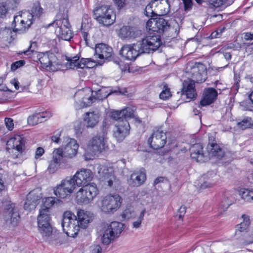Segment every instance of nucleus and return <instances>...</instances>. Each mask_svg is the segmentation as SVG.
Returning <instances> with one entry per match:
<instances>
[{
  "label": "nucleus",
  "instance_id": "f257e3e1",
  "mask_svg": "<svg viewBox=\"0 0 253 253\" xmlns=\"http://www.w3.org/2000/svg\"><path fill=\"white\" fill-rule=\"evenodd\" d=\"M161 44L160 36H148L136 43L124 45L120 50V54L127 60L133 61L143 53L156 50Z\"/></svg>",
  "mask_w": 253,
  "mask_h": 253
},
{
  "label": "nucleus",
  "instance_id": "f03ea898",
  "mask_svg": "<svg viewBox=\"0 0 253 253\" xmlns=\"http://www.w3.org/2000/svg\"><path fill=\"white\" fill-rule=\"evenodd\" d=\"M190 73L193 80L188 79L183 82L181 94L186 96L188 99H192L195 98L197 95L195 82L202 83L205 81L206 68L202 63H195L191 67Z\"/></svg>",
  "mask_w": 253,
  "mask_h": 253
},
{
  "label": "nucleus",
  "instance_id": "7ed1b4c3",
  "mask_svg": "<svg viewBox=\"0 0 253 253\" xmlns=\"http://www.w3.org/2000/svg\"><path fill=\"white\" fill-rule=\"evenodd\" d=\"M124 229V224L117 221H113L110 224L105 225L102 228V243L105 245L110 244L120 236Z\"/></svg>",
  "mask_w": 253,
  "mask_h": 253
},
{
  "label": "nucleus",
  "instance_id": "20e7f679",
  "mask_svg": "<svg viewBox=\"0 0 253 253\" xmlns=\"http://www.w3.org/2000/svg\"><path fill=\"white\" fill-rule=\"evenodd\" d=\"M38 223L40 232L42 236L43 240L49 244L55 245H61L63 243V235L56 231L53 232L49 221L45 222L40 220Z\"/></svg>",
  "mask_w": 253,
  "mask_h": 253
},
{
  "label": "nucleus",
  "instance_id": "39448f33",
  "mask_svg": "<svg viewBox=\"0 0 253 253\" xmlns=\"http://www.w3.org/2000/svg\"><path fill=\"white\" fill-rule=\"evenodd\" d=\"M94 18L104 26H109L114 23L116 15L109 6L102 5L93 10Z\"/></svg>",
  "mask_w": 253,
  "mask_h": 253
},
{
  "label": "nucleus",
  "instance_id": "423d86ee",
  "mask_svg": "<svg viewBox=\"0 0 253 253\" xmlns=\"http://www.w3.org/2000/svg\"><path fill=\"white\" fill-rule=\"evenodd\" d=\"M61 225L63 231L67 236L72 237L76 236L80 228L77 216L69 211L64 213Z\"/></svg>",
  "mask_w": 253,
  "mask_h": 253
},
{
  "label": "nucleus",
  "instance_id": "0eeeda50",
  "mask_svg": "<svg viewBox=\"0 0 253 253\" xmlns=\"http://www.w3.org/2000/svg\"><path fill=\"white\" fill-rule=\"evenodd\" d=\"M122 202V199L119 194H108L101 200L100 209L104 212L113 213L120 208Z\"/></svg>",
  "mask_w": 253,
  "mask_h": 253
},
{
  "label": "nucleus",
  "instance_id": "6e6552de",
  "mask_svg": "<svg viewBox=\"0 0 253 253\" xmlns=\"http://www.w3.org/2000/svg\"><path fill=\"white\" fill-rule=\"evenodd\" d=\"M51 26L55 28L56 34L63 40L70 41L72 38L73 33L70 29L71 26L68 19H56L48 24V27Z\"/></svg>",
  "mask_w": 253,
  "mask_h": 253
},
{
  "label": "nucleus",
  "instance_id": "1a4fd4ad",
  "mask_svg": "<svg viewBox=\"0 0 253 253\" xmlns=\"http://www.w3.org/2000/svg\"><path fill=\"white\" fill-rule=\"evenodd\" d=\"M7 150L11 153V157L16 159L21 155L25 149V140L21 136L16 135L6 143Z\"/></svg>",
  "mask_w": 253,
  "mask_h": 253
},
{
  "label": "nucleus",
  "instance_id": "9d476101",
  "mask_svg": "<svg viewBox=\"0 0 253 253\" xmlns=\"http://www.w3.org/2000/svg\"><path fill=\"white\" fill-rule=\"evenodd\" d=\"M3 218L6 225L14 227L17 225L20 220L19 208L15 204H9L6 206Z\"/></svg>",
  "mask_w": 253,
  "mask_h": 253
},
{
  "label": "nucleus",
  "instance_id": "9b49d317",
  "mask_svg": "<svg viewBox=\"0 0 253 253\" xmlns=\"http://www.w3.org/2000/svg\"><path fill=\"white\" fill-rule=\"evenodd\" d=\"M66 139L63 147L56 149L54 150H59V156L62 159L64 158L72 159L76 156L79 146L75 139L70 138Z\"/></svg>",
  "mask_w": 253,
  "mask_h": 253
},
{
  "label": "nucleus",
  "instance_id": "f8f14e48",
  "mask_svg": "<svg viewBox=\"0 0 253 253\" xmlns=\"http://www.w3.org/2000/svg\"><path fill=\"white\" fill-rule=\"evenodd\" d=\"M106 141V133L103 131L102 134H98L90 140L88 148L95 155L100 153L105 150Z\"/></svg>",
  "mask_w": 253,
  "mask_h": 253
},
{
  "label": "nucleus",
  "instance_id": "ddd939ff",
  "mask_svg": "<svg viewBox=\"0 0 253 253\" xmlns=\"http://www.w3.org/2000/svg\"><path fill=\"white\" fill-rule=\"evenodd\" d=\"M39 60L42 67L52 72L57 71L59 69L57 59L55 55L52 53L46 52L40 55Z\"/></svg>",
  "mask_w": 253,
  "mask_h": 253
},
{
  "label": "nucleus",
  "instance_id": "4468645a",
  "mask_svg": "<svg viewBox=\"0 0 253 253\" xmlns=\"http://www.w3.org/2000/svg\"><path fill=\"white\" fill-rule=\"evenodd\" d=\"M167 135L160 129L154 130L151 137L148 140L150 147L154 149H158L164 146L166 143Z\"/></svg>",
  "mask_w": 253,
  "mask_h": 253
},
{
  "label": "nucleus",
  "instance_id": "2eb2a0df",
  "mask_svg": "<svg viewBox=\"0 0 253 253\" xmlns=\"http://www.w3.org/2000/svg\"><path fill=\"white\" fill-rule=\"evenodd\" d=\"M130 126L127 120L117 122L114 126L113 134L118 141H123L129 134Z\"/></svg>",
  "mask_w": 253,
  "mask_h": 253
},
{
  "label": "nucleus",
  "instance_id": "dca6fc26",
  "mask_svg": "<svg viewBox=\"0 0 253 253\" xmlns=\"http://www.w3.org/2000/svg\"><path fill=\"white\" fill-rule=\"evenodd\" d=\"M98 173L101 181L107 183L108 185L110 187L112 186L115 177L112 167L105 165L100 166L98 168Z\"/></svg>",
  "mask_w": 253,
  "mask_h": 253
},
{
  "label": "nucleus",
  "instance_id": "f3484780",
  "mask_svg": "<svg viewBox=\"0 0 253 253\" xmlns=\"http://www.w3.org/2000/svg\"><path fill=\"white\" fill-rule=\"evenodd\" d=\"M93 177L92 172L89 169H82L76 172L73 176L76 185L82 186L91 181Z\"/></svg>",
  "mask_w": 253,
  "mask_h": 253
},
{
  "label": "nucleus",
  "instance_id": "a211bd4d",
  "mask_svg": "<svg viewBox=\"0 0 253 253\" xmlns=\"http://www.w3.org/2000/svg\"><path fill=\"white\" fill-rule=\"evenodd\" d=\"M55 203V198L48 197L45 199L43 205L40 211V213L38 216V223L42 221L48 222L50 220L49 209Z\"/></svg>",
  "mask_w": 253,
  "mask_h": 253
},
{
  "label": "nucleus",
  "instance_id": "6ab92c4d",
  "mask_svg": "<svg viewBox=\"0 0 253 253\" xmlns=\"http://www.w3.org/2000/svg\"><path fill=\"white\" fill-rule=\"evenodd\" d=\"M207 150L209 154L208 159L215 157L220 159L224 155V150L216 143L212 136L209 137V141L207 147Z\"/></svg>",
  "mask_w": 253,
  "mask_h": 253
},
{
  "label": "nucleus",
  "instance_id": "aec40b11",
  "mask_svg": "<svg viewBox=\"0 0 253 253\" xmlns=\"http://www.w3.org/2000/svg\"><path fill=\"white\" fill-rule=\"evenodd\" d=\"M42 198V194L39 189L31 191L27 195L24 204V209L31 211L36 208L39 201Z\"/></svg>",
  "mask_w": 253,
  "mask_h": 253
},
{
  "label": "nucleus",
  "instance_id": "412c9836",
  "mask_svg": "<svg viewBox=\"0 0 253 253\" xmlns=\"http://www.w3.org/2000/svg\"><path fill=\"white\" fill-rule=\"evenodd\" d=\"M113 53L112 48L104 43H99L96 45L94 56L101 59H107L110 57Z\"/></svg>",
  "mask_w": 253,
  "mask_h": 253
},
{
  "label": "nucleus",
  "instance_id": "4be33fe9",
  "mask_svg": "<svg viewBox=\"0 0 253 253\" xmlns=\"http://www.w3.org/2000/svg\"><path fill=\"white\" fill-rule=\"evenodd\" d=\"M189 150L191 158L197 162L203 163L208 160V158L203 153V146L200 143L193 144Z\"/></svg>",
  "mask_w": 253,
  "mask_h": 253
},
{
  "label": "nucleus",
  "instance_id": "5701e85b",
  "mask_svg": "<svg viewBox=\"0 0 253 253\" xmlns=\"http://www.w3.org/2000/svg\"><path fill=\"white\" fill-rule=\"evenodd\" d=\"M134 110L131 107H126L121 111H114L111 113V117L118 122L127 120L134 117Z\"/></svg>",
  "mask_w": 253,
  "mask_h": 253
},
{
  "label": "nucleus",
  "instance_id": "b1692460",
  "mask_svg": "<svg viewBox=\"0 0 253 253\" xmlns=\"http://www.w3.org/2000/svg\"><path fill=\"white\" fill-rule=\"evenodd\" d=\"M139 35H141L140 31L127 26L122 27L118 33L119 37L124 40L134 39Z\"/></svg>",
  "mask_w": 253,
  "mask_h": 253
},
{
  "label": "nucleus",
  "instance_id": "393cba45",
  "mask_svg": "<svg viewBox=\"0 0 253 253\" xmlns=\"http://www.w3.org/2000/svg\"><path fill=\"white\" fill-rule=\"evenodd\" d=\"M155 11L157 15H165L170 10V5L168 0H154Z\"/></svg>",
  "mask_w": 253,
  "mask_h": 253
},
{
  "label": "nucleus",
  "instance_id": "a878e982",
  "mask_svg": "<svg viewBox=\"0 0 253 253\" xmlns=\"http://www.w3.org/2000/svg\"><path fill=\"white\" fill-rule=\"evenodd\" d=\"M217 91L213 88H206L203 94V98L200 102L202 106H206L212 103L216 98Z\"/></svg>",
  "mask_w": 253,
  "mask_h": 253
},
{
  "label": "nucleus",
  "instance_id": "bb28decb",
  "mask_svg": "<svg viewBox=\"0 0 253 253\" xmlns=\"http://www.w3.org/2000/svg\"><path fill=\"white\" fill-rule=\"evenodd\" d=\"M77 221L80 228L85 229L92 220L90 214L84 210H79L77 212Z\"/></svg>",
  "mask_w": 253,
  "mask_h": 253
},
{
  "label": "nucleus",
  "instance_id": "cd10ccee",
  "mask_svg": "<svg viewBox=\"0 0 253 253\" xmlns=\"http://www.w3.org/2000/svg\"><path fill=\"white\" fill-rule=\"evenodd\" d=\"M99 120V116L95 112H86L84 114V122L87 128H93Z\"/></svg>",
  "mask_w": 253,
  "mask_h": 253
},
{
  "label": "nucleus",
  "instance_id": "c85d7f7f",
  "mask_svg": "<svg viewBox=\"0 0 253 253\" xmlns=\"http://www.w3.org/2000/svg\"><path fill=\"white\" fill-rule=\"evenodd\" d=\"M59 150H54L52 153V160L50 162L47 171L49 173H54L58 169L62 160L59 156Z\"/></svg>",
  "mask_w": 253,
  "mask_h": 253
},
{
  "label": "nucleus",
  "instance_id": "c756f323",
  "mask_svg": "<svg viewBox=\"0 0 253 253\" xmlns=\"http://www.w3.org/2000/svg\"><path fill=\"white\" fill-rule=\"evenodd\" d=\"M146 179V176L144 171L135 172L130 176L129 183L133 186H139L144 182Z\"/></svg>",
  "mask_w": 253,
  "mask_h": 253
},
{
  "label": "nucleus",
  "instance_id": "7c9ffc66",
  "mask_svg": "<svg viewBox=\"0 0 253 253\" xmlns=\"http://www.w3.org/2000/svg\"><path fill=\"white\" fill-rule=\"evenodd\" d=\"M42 13V8L41 7L39 2L33 4L31 9V12H24V16H27L28 18L31 19L33 21L36 18H39Z\"/></svg>",
  "mask_w": 253,
  "mask_h": 253
},
{
  "label": "nucleus",
  "instance_id": "2f4dec72",
  "mask_svg": "<svg viewBox=\"0 0 253 253\" xmlns=\"http://www.w3.org/2000/svg\"><path fill=\"white\" fill-rule=\"evenodd\" d=\"M32 23L33 20L25 16L22 19V20H20L19 23L14 26L13 32H17L20 34L22 33L29 28Z\"/></svg>",
  "mask_w": 253,
  "mask_h": 253
},
{
  "label": "nucleus",
  "instance_id": "473e14b6",
  "mask_svg": "<svg viewBox=\"0 0 253 253\" xmlns=\"http://www.w3.org/2000/svg\"><path fill=\"white\" fill-rule=\"evenodd\" d=\"M86 194L88 197L89 202H91L93 199L98 194L99 190L96 185L94 183L85 185L84 186Z\"/></svg>",
  "mask_w": 253,
  "mask_h": 253
},
{
  "label": "nucleus",
  "instance_id": "72a5a7b5",
  "mask_svg": "<svg viewBox=\"0 0 253 253\" xmlns=\"http://www.w3.org/2000/svg\"><path fill=\"white\" fill-rule=\"evenodd\" d=\"M75 97H83L82 100H79L81 102V106L82 107L89 106L91 105L93 100L95 98L91 96L85 95L84 96V91L82 90L79 91L75 93Z\"/></svg>",
  "mask_w": 253,
  "mask_h": 253
},
{
  "label": "nucleus",
  "instance_id": "f704fd0d",
  "mask_svg": "<svg viewBox=\"0 0 253 253\" xmlns=\"http://www.w3.org/2000/svg\"><path fill=\"white\" fill-rule=\"evenodd\" d=\"M88 198L83 186L77 192L76 200L78 204H87L90 203Z\"/></svg>",
  "mask_w": 253,
  "mask_h": 253
},
{
  "label": "nucleus",
  "instance_id": "c9c22d12",
  "mask_svg": "<svg viewBox=\"0 0 253 253\" xmlns=\"http://www.w3.org/2000/svg\"><path fill=\"white\" fill-rule=\"evenodd\" d=\"M54 194L59 198H65L71 194L68 190L60 183L53 189Z\"/></svg>",
  "mask_w": 253,
  "mask_h": 253
},
{
  "label": "nucleus",
  "instance_id": "e433bc0d",
  "mask_svg": "<svg viewBox=\"0 0 253 253\" xmlns=\"http://www.w3.org/2000/svg\"><path fill=\"white\" fill-rule=\"evenodd\" d=\"M238 194L244 201L247 202H253V190L242 189L239 191Z\"/></svg>",
  "mask_w": 253,
  "mask_h": 253
},
{
  "label": "nucleus",
  "instance_id": "4c0bfd02",
  "mask_svg": "<svg viewBox=\"0 0 253 253\" xmlns=\"http://www.w3.org/2000/svg\"><path fill=\"white\" fill-rule=\"evenodd\" d=\"M63 187H65L71 194L75 189L76 182L74 177H66L62 180L60 183Z\"/></svg>",
  "mask_w": 253,
  "mask_h": 253
},
{
  "label": "nucleus",
  "instance_id": "58836bf2",
  "mask_svg": "<svg viewBox=\"0 0 253 253\" xmlns=\"http://www.w3.org/2000/svg\"><path fill=\"white\" fill-rule=\"evenodd\" d=\"M242 218H243V221L240 224L237 225L236 226V234H238V232H243L246 231L248 229L250 224L249 216L244 214L242 215Z\"/></svg>",
  "mask_w": 253,
  "mask_h": 253
},
{
  "label": "nucleus",
  "instance_id": "ea45409f",
  "mask_svg": "<svg viewBox=\"0 0 253 253\" xmlns=\"http://www.w3.org/2000/svg\"><path fill=\"white\" fill-rule=\"evenodd\" d=\"M237 125L238 128L244 130L253 126V121L251 118L246 117L238 122Z\"/></svg>",
  "mask_w": 253,
  "mask_h": 253
},
{
  "label": "nucleus",
  "instance_id": "a19ab883",
  "mask_svg": "<svg viewBox=\"0 0 253 253\" xmlns=\"http://www.w3.org/2000/svg\"><path fill=\"white\" fill-rule=\"evenodd\" d=\"M156 25L157 31L156 32L159 33L164 32L169 27L167 21L163 18H157Z\"/></svg>",
  "mask_w": 253,
  "mask_h": 253
},
{
  "label": "nucleus",
  "instance_id": "79ce46f5",
  "mask_svg": "<svg viewBox=\"0 0 253 253\" xmlns=\"http://www.w3.org/2000/svg\"><path fill=\"white\" fill-rule=\"evenodd\" d=\"M13 32L10 28H5L1 29L0 31V38L4 39L5 41L10 40L12 36Z\"/></svg>",
  "mask_w": 253,
  "mask_h": 253
},
{
  "label": "nucleus",
  "instance_id": "37998d69",
  "mask_svg": "<svg viewBox=\"0 0 253 253\" xmlns=\"http://www.w3.org/2000/svg\"><path fill=\"white\" fill-rule=\"evenodd\" d=\"M155 11L154 0H153L146 6L144 13L148 17H153L157 15Z\"/></svg>",
  "mask_w": 253,
  "mask_h": 253
},
{
  "label": "nucleus",
  "instance_id": "c03bdc74",
  "mask_svg": "<svg viewBox=\"0 0 253 253\" xmlns=\"http://www.w3.org/2000/svg\"><path fill=\"white\" fill-rule=\"evenodd\" d=\"M28 123L32 126H35L39 123H41V120H39L37 113L34 114L31 116H29L27 119Z\"/></svg>",
  "mask_w": 253,
  "mask_h": 253
},
{
  "label": "nucleus",
  "instance_id": "a18cd8bd",
  "mask_svg": "<svg viewBox=\"0 0 253 253\" xmlns=\"http://www.w3.org/2000/svg\"><path fill=\"white\" fill-rule=\"evenodd\" d=\"M156 20L157 18H152L149 20L146 23L147 28L153 32H156L157 31Z\"/></svg>",
  "mask_w": 253,
  "mask_h": 253
},
{
  "label": "nucleus",
  "instance_id": "49530a36",
  "mask_svg": "<svg viewBox=\"0 0 253 253\" xmlns=\"http://www.w3.org/2000/svg\"><path fill=\"white\" fill-rule=\"evenodd\" d=\"M146 212L145 210L142 211L140 212L137 220L134 221L132 223L133 227L134 228H138L140 227L142 221L143 220L144 214Z\"/></svg>",
  "mask_w": 253,
  "mask_h": 253
},
{
  "label": "nucleus",
  "instance_id": "de8ad7c7",
  "mask_svg": "<svg viewBox=\"0 0 253 253\" xmlns=\"http://www.w3.org/2000/svg\"><path fill=\"white\" fill-rule=\"evenodd\" d=\"M9 10L5 2H0V17L4 18L6 16Z\"/></svg>",
  "mask_w": 253,
  "mask_h": 253
},
{
  "label": "nucleus",
  "instance_id": "09e8293b",
  "mask_svg": "<svg viewBox=\"0 0 253 253\" xmlns=\"http://www.w3.org/2000/svg\"><path fill=\"white\" fill-rule=\"evenodd\" d=\"M39 120H41V123L46 121L52 116V114L48 111H45L37 113Z\"/></svg>",
  "mask_w": 253,
  "mask_h": 253
},
{
  "label": "nucleus",
  "instance_id": "8fccbe9b",
  "mask_svg": "<svg viewBox=\"0 0 253 253\" xmlns=\"http://www.w3.org/2000/svg\"><path fill=\"white\" fill-rule=\"evenodd\" d=\"M66 59L70 62V66L71 68L74 69L76 67V64L79 61V57L77 56H74L72 58L66 56Z\"/></svg>",
  "mask_w": 253,
  "mask_h": 253
},
{
  "label": "nucleus",
  "instance_id": "3c124183",
  "mask_svg": "<svg viewBox=\"0 0 253 253\" xmlns=\"http://www.w3.org/2000/svg\"><path fill=\"white\" fill-rule=\"evenodd\" d=\"M37 43L34 42L31 44L30 46L29 47L28 49L24 51L23 53L27 55H31V53H37V52L35 51Z\"/></svg>",
  "mask_w": 253,
  "mask_h": 253
},
{
  "label": "nucleus",
  "instance_id": "603ef678",
  "mask_svg": "<svg viewBox=\"0 0 253 253\" xmlns=\"http://www.w3.org/2000/svg\"><path fill=\"white\" fill-rule=\"evenodd\" d=\"M164 87H166V88L160 94V98L162 99L166 100L171 96V94L169 88L165 86Z\"/></svg>",
  "mask_w": 253,
  "mask_h": 253
},
{
  "label": "nucleus",
  "instance_id": "864d4df0",
  "mask_svg": "<svg viewBox=\"0 0 253 253\" xmlns=\"http://www.w3.org/2000/svg\"><path fill=\"white\" fill-rule=\"evenodd\" d=\"M231 204L232 203L229 201L228 198H226L222 201L220 207L223 211H225Z\"/></svg>",
  "mask_w": 253,
  "mask_h": 253
},
{
  "label": "nucleus",
  "instance_id": "5fc2aeb1",
  "mask_svg": "<svg viewBox=\"0 0 253 253\" xmlns=\"http://www.w3.org/2000/svg\"><path fill=\"white\" fill-rule=\"evenodd\" d=\"M25 64V61L21 60L16 61L11 64V69L12 71H15L19 67L23 66Z\"/></svg>",
  "mask_w": 253,
  "mask_h": 253
},
{
  "label": "nucleus",
  "instance_id": "6e6d98bb",
  "mask_svg": "<svg viewBox=\"0 0 253 253\" xmlns=\"http://www.w3.org/2000/svg\"><path fill=\"white\" fill-rule=\"evenodd\" d=\"M214 184L213 180L210 179V178L206 181H205L201 185V188L202 189H205L207 188H210L212 187Z\"/></svg>",
  "mask_w": 253,
  "mask_h": 253
},
{
  "label": "nucleus",
  "instance_id": "4d7b16f0",
  "mask_svg": "<svg viewBox=\"0 0 253 253\" xmlns=\"http://www.w3.org/2000/svg\"><path fill=\"white\" fill-rule=\"evenodd\" d=\"M4 122L7 128L9 130H11L13 129L14 126L13 120L9 118H5Z\"/></svg>",
  "mask_w": 253,
  "mask_h": 253
},
{
  "label": "nucleus",
  "instance_id": "13d9d810",
  "mask_svg": "<svg viewBox=\"0 0 253 253\" xmlns=\"http://www.w3.org/2000/svg\"><path fill=\"white\" fill-rule=\"evenodd\" d=\"M91 253H101L102 249L99 245H93L90 247Z\"/></svg>",
  "mask_w": 253,
  "mask_h": 253
},
{
  "label": "nucleus",
  "instance_id": "bf43d9fd",
  "mask_svg": "<svg viewBox=\"0 0 253 253\" xmlns=\"http://www.w3.org/2000/svg\"><path fill=\"white\" fill-rule=\"evenodd\" d=\"M186 212V207L185 206H181L178 211L177 216H178L179 219H181Z\"/></svg>",
  "mask_w": 253,
  "mask_h": 253
},
{
  "label": "nucleus",
  "instance_id": "052dcab7",
  "mask_svg": "<svg viewBox=\"0 0 253 253\" xmlns=\"http://www.w3.org/2000/svg\"><path fill=\"white\" fill-rule=\"evenodd\" d=\"M44 153V149L42 147H38L36 151L35 159H38L41 157Z\"/></svg>",
  "mask_w": 253,
  "mask_h": 253
},
{
  "label": "nucleus",
  "instance_id": "680f3d73",
  "mask_svg": "<svg viewBox=\"0 0 253 253\" xmlns=\"http://www.w3.org/2000/svg\"><path fill=\"white\" fill-rule=\"evenodd\" d=\"M25 18L24 16V12L21 14H19L18 15L15 16L14 17L13 23L15 24H17L18 23L20 22V20H22V19Z\"/></svg>",
  "mask_w": 253,
  "mask_h": 253
},
{
  "label": "nucleus",
  "instance_id": "e2e57ef3",
  "mask_svg": "<svg viewBox=\"0 0 253 253\" xmlns=\"http://www.w3.org/2000/svg\"><path fill=\"white\" fill-rule=\"evenodd\" d=\"M86 59L82 58L81 60H79V62L77 63V64H76L77 68H82L83 69L86 64Z\"/></svg>",
  "mask_w": 253,
  "mask_h": 253
},
{
  "label": "nucleus",
  "instance_id": "0e129e2a",
  "mask_svg": "<svg viewBox=\"0 0 253 253\" xmlns=\"http://www.w3.org/2000/svg\"><path fill=\"white\" fill-rule=\"evenodd\" d=\"M184 4L185 10H189L192 6L191 0H182Z\"/></svg>",
  "mask_w": 253,
  "mask_h": 253
},
{
  "label": "nucleus",
  "instance_id": "69168bd1",
  "mask_svg": "<svg viewBox=\"0 0 253 253\" xmlns=\"http://www.w3.org/2000/svg\"><path fill=\"white\" fill-rule=\"evenodd\" d=\"M119 8H122L125 5V0H113Z\"/></svg>",
  "mask_w": 253,
  "mask_h": 253
},
{
  "label": "nucleus",
  "instance_id": "338daca9",
  "mask_svg": "<svg viewBox=\"0 0 253 253\" xmlns=\"http://www.w3.org/2000/svg\"><path fill=\"white\" fill-rule=\"evenodd\" d=\"M60 133L59 132H57L55 135L51 137V140L52 141L58 143L60 140Z\"/></svg>",
  "mask_w": 253,
  "mask_h": 253
},
{
  "label": "nucleus",
  "instance_id": "774afa93",
  "mask_svg": "<svg viewBox=\"0 0 253 253\" xmlns=\"http://www.w3.org/2000/svg\"><path fill=\"white\" fill-rule=\"evenodd\" d=\"M244 39L247 41L253 40V34L251 33H245L244 34Z\"/></svg>",
  "mask_w": 253,
  "mask_h": 253
}]
</instances>
